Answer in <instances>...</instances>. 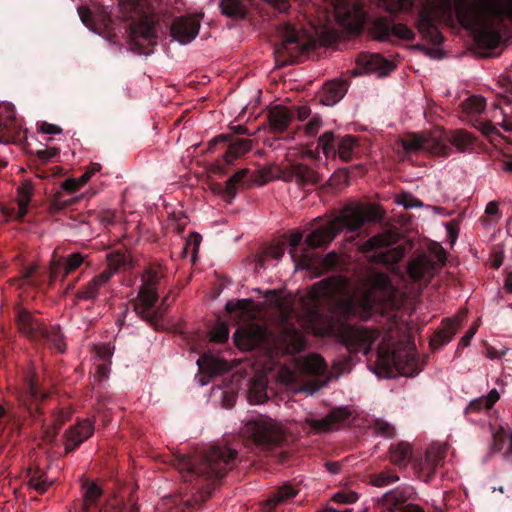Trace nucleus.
<instances>
[{"label":"nucleus","mask_w":512,"mask_h":512,"mask_svg":"<svg viewBox=\"0 0 512 512\" xmlns=\"http://www.w3.org/2000/svg\"><path fill=\"white\" fill-rule=\"evenodd\" d=\"M371 287L375 290L388 292L391 288L389 277L384 273H377L370 278Z\"/></svg>","instance_id":"obj_50"},{"label":"nucleus","mask_w":512,"mask_h":512,"mask_svg":"<svg viewBox=\"0 0 512 512\" xmlns=\"http://www.w3.org/2000/svg\"><path fill=\"white\" fill-rule=\"evenodd\" d=\"M146 0H119V13L125 21L131 22L130 48L139 55L153 53L157 44V33L149 15Z\"/></svg>","instance_id":"obj_4"},{"label":"nucleus","mask_w":512,"mask_h":512,"mask_svg":"<svg viewBox=\"0 0 512 512\" xmlns=\"http://www.w3.org/2000/svg\"><path fill=\"white\" fill-rule=\"evenodd\" d=\"M321 126H322L321 117L318 115H314L311 117V119L308 121V123L304 126V130L308 136L314 137L318 133Z\"/></svg>","instance_id":"obj_59"},{"label":"nucleus","mask_w":512,"mask_h":512,"mask_svg":"<svg viewBox=\"0 0 512 512\" xmlns=\"http://www.w3.org/2000/svg\"><path fill=\"white\" fill-rule=\"evenodd\" d=\"M399 240V234L392 230L374 235L360 246L363 253H371L394 245Z\"/></svg>","instance_id":"obj_29"},{"label":"nucleus","mask_w":512,"mask_h":512,"mask_svg":"<svg viewBox=\"0 0 512 512\" xmlns=\"http://www.w3.org/2000/svg\"><path fill=\"white\" fill-rule=\"evenodd\" d=\"M268 399L267 383L263 378L252 380L248 389V400L251 404H261Z\"/></svg>","instance_id":"obj_39"},{"label":"nucleus","mask_w":512,"mask_h":512,"mask_svg":"<svg viewBox=\"0 0 512 512\" xmlns=\"http://www.w3.org/2000/svg\"><path fill=\"white\" fill-rule=\"evenodd\" d=\"M376 299L370 291L365 292L359 300L351 297L345 298L339 302L342 316L345 319L354 317L368 318L374 311Z\"/></svg>","instance_id":"obj_19"},{"label":"nucleus","mask_w":512,"mask_h":512,"mask_svg":"<svg viewBox=\"0 0 512 512\" xmlns=\"http://www.w3.org/2000/svg\"><path fill=\"white\" fill-rule=\"evenodd\" d=\"M108 265L103 271H110L111 277L118 271L119 268L125 265L126 257L123 253L115 252L107 256Z\"/></svg>","instance_id":"obj_48"},{"label":"nucleus","mask_w":512,"mask_h":512,"mask_svg":"<svg viewBox=\"0 0 512 512\" xmlns=\"http://www.w3.org/2000/svg\"><path fill=\"white\" fill-rule=\"evenodd\" d=\"M348 281L340 275L324 278L311 287L310 295L314 302H334L346 293Z\"/></svg>","instance_id":"obj_14"},{"label":"nucleus","mask_w":512,"mask_h":512,"mask_svg":"<svg viewBox=\"0 0 512 512\" xmlns=\"http://www.w3.org/2000/svg\"><path fill=\"white\" fill-rule=\"evenodd\" d=\"M379 219L381 214L373 206H346L338 216L313 229L304 239L305 247H301L303 234L299 231L292 233L289 238L291 258L296 266L311 268L313 258L309 250L326 248L344 229L354 232L366 222Z\"/></svg>","instance_id":"obj_2"},{"label":"nucleus","mask_w":512,"mask_h":512,"mask_svg":"<svg viewBox=\"0 0 512 512\" xmlns=\"http://www.w3.org/2000/svg\"><path fill=\"white\" fill-rule=\"evenodd\" d=\"M326 371L327 366L324 359L317 354L299 357L295 360V373L303 377L315 378L303 387L304 390L311 393L318 391L326 384L325 380L319 379L320 376L325 375Z\"/></svg>","instance_id":"obj_12"},{"label":"nucleus","mask_w":512,"mask_h":512,"mask_svg":"<svg viewBox=\"0 0 512 512\" xmlns=\"http://www.w3.org/2000/svg\"><path fill=\"white\" fill-rule=\"evenodd\" d=\"M373 30L376 37L381 41H388L392 36L401 40L412 41L415 39V32L405 24L392 23L386 18H379L374 22Z\"/></svg>","instance_id":"obj_21"},{"label":"nucleus","mask_w":512,"mask_h":512,"mask_svg":"<svg viewBox=\"0 0 512 512\" xmlns=\"http://www.w3.org/2000/svg\"><path fill=\"white\" fill-rule=\"evenodd\" d=\"M293 118L294 114L281 105L272 107L267 113L269 128L275 134L283 133L289 127Z\"/></svg>","instance_id":"obj_28"},{"label":"nucleus","mask_w":512,"mask_h":512,"mask_svg":"<svg viewBox=\"0 0 512 512\" xmlns=\"http://www.w3.org/2000/svg\"><path fill=\"white\" fill-rule=\"evenodd\" d=\"M226 146L223 154V162L226 165L233 164L235 160L242 157L252 149V140L246 138H232L229 135L221 134L209 142L208 150L213 151L217 144Z\"/></svg>","instance_id":"obj_16"},{"label":"nucleus","mask_w":512,"mask_h":512,"mask_svg":"<svg viewBox=\"0 0 512 512\" xmlns=\"http://www.w3.org/2000/svg\"><path fill=\"white\" fill-rule=\"evenodd\" d=\"M280 43L274 50L275 60L279 66H286L301 62L307 54L314 50V39L296 29L290 23L281 25L278 29Z\"/></svg>","instance_id":"obj_5"},{"label":"nucleus","mask_w":512,"mask_h":512,"mask_svg":"<svg viewBox=\"0 0 512 512\" xmlns=\"http://www.w3.org/2000/svg\"><path fill=\"white\" fill-rule=\"evenodd\" d=\"M94 431V422L88 418L78 420L75 425L70 426L63 435L65 454L67 455L78 449L83 442L94 434Z\"/></svg>","instance_id":"obj_20"},{"label":"nucleus","mask_w":512,"mask_h":512,"mask_svg":"<svg viewBox=\"0 0 512 512\" xmlns=\"http://www.w3.org/2000/svg\"><path fill=\"white\" fill-rule=\"evenodd\" d=\"M280 178L285 182H296V163L286 166L280 171Z\"/></svg>","instance_id":"obj_64"},{"label":"nucleus","mask_w":512,"mask_h":512,"mask_svg":"<svg viewBox=\"0 0 512 512\" xmlns=\"http://www.w3.org/2000/svg\"><path fill=\"white\" fill-rule=\"evenodd\" d=\"M405 255V248L403 246H397L387 253L382 255V260L385 263H397Z\"/></svg>","instance_id":"obj_57"},{"label":"nucleus","mask_w":512,"mask_h":512,"mask_svg":"<svg viewBox=\"0 0 512 512\" xmlns=\"http://www.w3.org/2000/svg\"><path fill=\"white\" fill-rule=\"evenodd\" d=\"M350 416L351 411L347 407H335L325 417L321 419L307 418L306 423L315 433H327L336 425L347 421Z\"/></svg>","instance_id":"obj_22"},{"label":"nucleus","mask_w":512,"mask_h":512,"mask_svg":"<svg viewBox=\"0 0 512 512\" xmlns=\"http://www.w3.org/2000/svg\"><path fill=\"white\" fill-rule=\"evenodd\" d=\"M251 300H238L236 303L228 302L226 310L228 312L239 311L241 314L247 313L250 310Z\"/></svg>","instance_id":"obj_60"},{"label":"nucleus","mask_w":512,"mask_h":512,"mask_svg":"<svg viewBox=\"0 0 512 512\" xmlns=\"http://www.w3.org/2000/svg\"><path fill=\"white\" fill-rule=\"evenodd\" d=\"M373 427L375 432L383 437L393 438L396 435L395 427L383 419H376Z\"/></svg>","instance_id":"obj_49"},{"label":"nucleus","mask_w":512,"mask_h":512,"mask_svg":"<svg viewBox=\"0 0 512 512\" xmlns=\"http://www.w3.org/2000/svg\"><path fill=\"white\" fill-rule=\"evenodd\" d=\"M415 494L416 492L412 486L401 485L385 493L382 500L390 512H395L407 505L406 501L413 499Z\"/></svg>","instance_id":"obj_27"},{"label":"nucleus","mask_w":512,"mask_h":512,"mask_svg":"<svg viewBox=\"0 0 512 512\" xmlns=\"http://www.w3.org/2000/svg\"><path fill=\"white\" fill-rule=\"evenodd\" d=\"M27 391L33 400H44L47 397V393L41 391L34 380H29Z\"/></svg>","instance_id":"obj_62"},{"label":"nucleus","mask_w":512,"mask_h":512,"mask_svg":"<svg viewBox=\"0 0 512 512\" xmlns=\"http://www.w3.org/2000/svg\"><path fill=\"white\" fill-rule=\"evenodd\" d=\"M297 495V490L291 485H283L278 488L277 491L273 494V496L267 501L269 505V509L274 508L275 506L282 504Z\"/></svg>","instance_id":"obj_42"},{"label":"nucleus","mask_w":512,"mask_h":512,"mask_svg":"<svg viewBox=\"0 0 512 512\" xmlns=\"http://www.w3.org/2000/svg\"><path fill=\"white\" fill-rule=\"evenodd\" d=\"M322 181V176L304 163H296V184L299 187L315 186Z\"/></svg>","instance_id":"obj_33"},{"label":"nucleus","mask_w":512,"mask_h":512,"mask_svg":"<svg viewBox=\"0 0 512 512\" xmlns=\"http://www.w3.org/2000/svg\"><path fill=\"white\" fill-rule=\"evenodd\" d=\"M478 130L482 132L483 135L492 139L494 136H499L500 133L497 128L492 124L491 121L487 120H479L477 125H475Z\"/></svg>","instance_id":"obj_58"},{"label":"nucleus","mask_w":512,"mask_h":512,"mask_svg":"<svg viewBox=\"0 0 512 512\" xmlns=\"http://www.w3.org/2000/svg\"><path fill=\"white\" fill-rule=\"evenodd\" d=\"M399 481V476L392 469L373 473L370 475V483L376 487H385Z\"/></svg>","instance_id":"obj_44"},{"label":"nucleus","mask_w":512,"mask_h":512,"mask_svg":"<svg viewBox=\"0 0 512 512\" xmlns=\"http://www.w3.org/2000/svg\"><path fill=\"white\" fill-rule=\"evenodd\" d=\"M234 340L237 346L241 348H252L255 346L258 342L256 333H253L251 331H245L238 329L234 333Z\"/></svg>","instance_id":"obj_46"},{"label":"nucleus","mask_w":512,"mask_h":512,"mask_svg":"<svg viewBox=\"0 0 512 512\" xmlns=\"http://www.w3.org/2000/svg\"><path fill=\"white\" fill-rule=\"evenodd\" d=\"M60 153V149L57 147L52 148H46V149H40L36 152V156L39 160H41L43 163L48 162L49 160L57 157Z\"/></svg>","instance_id":"obj_61"},{"label":"nucleus","mask_w":512,"mask_h":512,"mask_svg":"<svg viewBox=\"0 0 512 512\" xmlns=\"http://www.w3.org/2000/svg\"><path fill=\"white\" fill-rule=\"evenodd\" d=\"M438 267L431 257L423 254L410 259L408 262V274L413 281L430 282Z\"/></svg>","instance_id":"obj_24"},{"label":"nucleus","mask_w":512,"mask_h":512,"mask_svg":"<svg viewBox=\"0 0 512 512\" xmlns=\"http://www.w3.org/2000/svg\"><path fill=\"white\" fill-rule=\"evenodd\" d=\"M318 145L322 148L326 157L335 158L338 156L344 162L351 161L359 147L355 136L335 135L332 131L322 134L318 139Z\"/></svg>","instance_id":"obj_11"},{"label":"nucleus","mask_w":512,"mask_h":512,"mask_svg":"<svg viewBox=\"0 0 512 512\" xmlns=\"http://www.w3.org/2000/svg\"><path fill=\"white\" fill-rule=\"evenodd\" d=\"M379 332L367 327L347 326L341 332V339L350 353L362 352L369 354L374 342L378 339Z\"/></svg>","instance_id":"obj_13"},{"label":"nucleus","mask_w":512,"mask_h":512,"mask_svg":"<svg viewBox=\"0 0 512 512\" xmlns=\"http://www.w3.org/2000/svg\"><path fill=\"white\" fill-rule=\"evenodd\" d=\"M197 365L201 373L213 376L223 370L224 363L211 354H204L197 360Z\"/></svg>","instance_id":"obj_40"},{"label":"nucleus","mask_w":512,"mask_h":512,"mask_svg":"<svg viewBox=\"0 0 512 512\" xmlns=\"http://www.w3.org/2000/svg\"><path fill=\"white\" fill-rule=\"evenodd\" d=\"M15 322L19 332L31 342L49 345L59 353H64L66 344L59 327L46 326L26 309H18Z\"/></svg>","instance_id":"obj_6"},{"label":"nucleus","mask_w":512,"mask_h":512,"mask_svg":"<svg viewBox=\"0 0 512 512\" xmlns=\"http://www.w3.org/2000/svg\"><path fill=\"white\" fill-rule=\"evenodd\" d=\"M436 21L437 6L435 3L430 2L420 9L416 27L424 39L428 40L433 45H441L444 38L436 25Z\"/></svg>","instance_id":"obj_15"},{"label":"nucleus","mask_w":512,"mask_h":512,"mask_svg":"<svg viewBox=\"0 0 512 512\" xmlns=\"http://www.w3.org/2000/svg\"><path fill=\"white\" fill-rule=\"evenodd\" d=\"M237 451L223 447L211 446L190 457L186 454H174L170 463L175 467L185 482L184 496L179 504L181 512H194L212 494L214 485L219 482L236 465Z\"/></svg>","instance_id":"obj_1"},{"label":"nucleus","mask_w":512,"mask_h":512,"mask_svg":"<svg viewBox=\"0 0 512 512\" xmlns=\"http://www.w3.org/2000/svg\"><path fill=\"white\" fill-rule=\"evenodd\" d=\"M397 203L404 206L405 209L422 207L423 203L409 193H401L397 196Z\"/></svg>","instance_id":"obj_55"},{"label":"nucleus","mask_w":512,"mask_h":512,"mask_svg":"<svg viewBox=\"0 0 512 512\" xmlns=\"http://www.w3.org/2000/svg\"><path fill=\"white\" fill-rule=\"evenodd\" d=\"M228 337H229V329H228V326L224 323L219 324L210 333L211 341L216 342V343H224L228 340Z\"/></svg>","instance_id":"obj_54"},{"label":"nucleus","mask_w":512,"mask_h":512,"mask_svg":"<svg viewBox=\"0 0 512 512\" xmlns=\"http://www.w3.org/2000/svg\"><path fill=\"white\" fill-rule=\"evenodd\" d=\"M462 109L467 114L478 115L482 113L486 107V101L481 96H470L461 103Z\"/></svg>","instance_id":"obj_45"},{"label":"nucleus","mask_w":512,"mask_h":512,"mask_svg":"<svg viewBox=\"0 0 512 512\" xmlns=\"http://www.w3.org/2000/svg\"><path fill=\"white\" fill-rule=\"evenodd\" d=\"M458 18L463 26L482 24L476 42L481 48L493 50L502 39L498 26L506 20L512 22V0H472L458 11Z\"/></svg>","instance_id":"obj_3"},{"label":"nucleus","mask_w":512,"mask_h":512,"mask_svg":"<svg viewBox=\"0 0 512 512\" xmlns=\"http://www.w3.org/2000/svg\"><path fill=\"white\" fill-rule=\"evenodd\" d=\"M81 490V512H125L123 502L117 498L111 499L105 505H102L103 490L96 482L84 480ZM131 512H138V510L134 508Z\"/></svg>","instance_id":"obj_10"},{"label":"nucleus","mask_w":512,"mask_h":512,"mask_svg":"<svg viewBox=\"0 0 512 512\" xmlns=\"http://www.w3.org/2000/svg\"><path fill=\"white\" fill-rule=\"evenodd\" d=\"M84 258L81 253H72L65 258L63 264L60 260H53L51 263V278L54 279L61 269L64 271V276L75 271L84 262Z\"/></svg>","instance_id":"obj_32"},{"label":"nucleus","mask_w":512,"mask_h":512,"mask_svg":"<svg viewBox=\"0 0 512 512\" xmlns=\"http://www.w3.org/2000/svg\"><path fill=\"white\" fill-rule=\"evenodd\" d=\"M78 13L82 23L94 32L113 29V19L105 9L94 12L87 7H80Z\"/></svg>","instance_id":"obj_25"},{"label":"nucleus","mask_w":512,"mask_h":512,"mask_svg":"<svg viewBox=\"0 0 512 512\" xmlns=\"http://www.w3.org/2000/svg\"><path fill=\"white\" fill-rule=\"evenodd\" d=\"M450 142L457 147L458 150L464 151L467 147L473 145L474 138L470 133L458 130L452 134Z\"/></svg>","instance_id":"obj_47"},{"label":"nucleus","mask_w":512,"mask_h":512,"mask_svg":"<svg viewBox=\"0 0 512 512\" xmlns=\"http://www.w3.org/2000/svg\"><path fill=\"white\" fill-rule=\"evenodd\" d=\"M219 8L224 16L233 20L244 19L247 14L246 7L241 0H221Z\"/></svg>","instance_id":"obj_37"},{"label":"nucleus","mask_w":512,"mask_h":512,"mask_svg":"<svg viewBox=\"0 0 512 512\" xmlns=\"http://www.w3.org/2000/svg\"><path fill=\"white\" fill-rule=\"evenodd\" d=\"M305 338L302 332L294 325H283L279 335L274 338V346L283 354H296L305 348Z\"/></svg>","instance_id":"obj_18"},{"label":"nucleus","mask_w":512,"mask_h":512,"mask_svg":"<svg viewBox=\"0 0 512 512\" xmlns=\"http://www.w3.org/2000/svg\"><path fill=\"white\" fill-rule=\"evenodd\" d=\"M401 145L405 152H427L429 154L447 156L449 148L435 138H428L416 133L407 134L401 140Z\"/></svg>","instance_id":"obj_17"},{"label":"nucleus","mask_w":512,"mask_h":512,"mask_svg":"<svg viewBox=\"0 0 512 512\" xmlns=\"http://www.w3.org/2000/svg\"><path fill=\"white\" fill-rule=\"evenodd\" d=\"M384 59L380 57L379 55H367V54H361L357 58V64L364 66L368 70H374L377 69L381 62H383Z\"/></svg>","instance_id":"obj_51"},{"label":"nucleus","mask_w":512,"mask_h":512,"mask_svg":"<svg viewBox=\"0 0 512 512\" xmlns=\"http://www.w3.org/2000/svg\"><path fill=\"white\" fill-rule=\"evenodd\" d=\"M339 254L335 251L329 252L320 262L323 271H329L336 268L339 264Z\"/></svg>","instance_id":"obj_56"},{"label":"nucleus","mask_w":512,"mask_h":512,"mask_svg":"<svg viewBox=\"0 0 512 512\" xmlns=\"http://www.w3.org/2000/svg\"><path fill=\"white\" fill-rule=\"evenodd\" d=\"M34 186L29 180H25L17 189V210L12 214L17 220H23L28 212V207L31 202Z\"/></svg>","instance_id":"obj_31"},{"label":"nucleus","mask_w":512,"mask_h":512,"mask_svg":"<svg viewBox=\"0 0 512 512\" xmlns=\"http://www.w3.org/2000/svg\"><path fill=\"white\" fill-rule=\"evenodd\" d=\"M377 354L378 365L387 373L395 370L402 376L412 377L423 369V364L414 351H395L387 348L379 349Z\"/></svg>","instance_id":"obj_9"},{"label":"nucleus","mask_w":512,"mask_h":512,"mask_svg":"<svg viewBox=\"0 0 512 512\" xmlns=\"http://www.w3.org/2000/svg\"><path fill=\"white\" fill-rule=\"evenodd\" d=\"M29 477V487L36 490L39 494H44L52 484L48 481L46 473L40 469L30 471Z\"/></svg>","instance_id":"obj_43"},{"label":"nucleus","mask_w":512,"mask_h":512,"mask_svg":"<svg viewBox=\"0 0 512 512\" xmlns=\"http://www.w3.org/2000/svg\"><path fill=\"white\" fill-rule=\"evenodd\" d=\"M200 25L189 17L177 18L171 25V36L181 44H188L196 38Z\"/></svg>","instance_id":"obj_26"},{"label":"nucleus","mask_w":512,"mask_h":512,"mask_svg":"<svg viewBox=\"0 0 512 512\" xmlns=\"http://www.w3.org/2000/svg\"><path fill=\"white\" fill-rule=\"evenodd\" d=\"M110 280L111 272L102 271L77 291L75 295L76 299L92 302L95 301L97 297L103 295L109 290Z\"/></svg>","instance_id":"obj_23"},{"label":"nucleus","mask_w":512,"mask_h":512,"mask_svg":"<svg viewBox=\"0 0 512 512\" xmlns=\"http://www.w3.org/2000/svg\"><path fill=\"white\" fill-rule=\"evenodd\" d=\"M389 455L391 463L405 467L412 455V448L407 442H399L398 444H392L389 448Z\"/></svg>","instance_id":"obj_35"},{"label":"nucleus","mask_w":512,"mask_h":512,"mask_svg":"<svg viewBox=\"0 0 512 512\" xmlns=\"http://www.w3.org/2000/svg\"><path fill=\"white\" fill-rule=\"evenodd\" d=\"M243 434L257 446L267 450L278 447L285 441L281 427L271 418L262 415L247 421Z\"/></svg>","instance_id":"obj_8"},{"label":"nucleus","mask_w":512,"mask_h":512,"mask_svg":"<svg viewBox=\"0 0 512 512\" xmlns=\"http://www.w3.org/2000/svg\"><path fill=\"white\" fill-rule=\"evenodd\" d=\"M157 282V272L148 270L143 278V284L138 293L140 302L134 304L136 314L154 329H158L159 327V322L165 312L162 307L166 305L168 299L165 297L160 306H155L159 298Z\"/></svg>","instance_id":"obj_7"},{"label":"nucleus","mask_w":512,"mask_h":512,"mask_svg":"<svg viewBox=\"0 0 512 512\" xmlns=\"http://www.w3.org/2000/svg\"><path fill=\"white\" fill-rule=\"evenodd\" d=\"M456 333V323L451 319L443 321V327L436 331L431 340L430 346L433 350L439 349L449 343Z\"/></svg>","instance_id":"obj_34"},{"label":"nucleus","mask_w":512,"mask_h":512,"mask_svg":"<svg viewBox=\"0 0 512 512\" xmlns=\"http://www.w3.org/2000/svg\"><path fill=\"white\" fill-rule=\"evenodd\" d=\"M76 201H77V199L74 197L65 199L62 192H57L51 201V207L54 210L59 211V210H63L65 208H67L68 206L74 204Z\"/></svg>","instance_id":"obj_53"},{"label":"nucleus","mask_w":512,"mask_h":512,"mask_svg":"<svg viewBox=\"0 0 512 512\" xmlns=\"http://www.w3.org/2000/svg\"><path fill=\"white\" fill-rule=\"evenodd\" d=\"M70 418H71V412H69V411L60 410L53 415L52 427L54 429V432L52 434V438L56 437V435L58 434L62 425L66 421H69Z\"/></svg>","instance_id":"obj_52"},{"label":"nucleus","mask_w":512,"mask_h":512,"mask_svg":"<svg viewBox=\"0 0 512 512\" xmlns=\"http://www.w3.org/2000/svg\"><path fill=\"white\" fill-rule=\"evenodd\" d=\"M249 174L248 169H240L235 172L226 182L224 187L222 188V196L227 201H231L237 191V186L244 183V180L247 178Z\"/></svg>","instance_id":"obj_38"},{"label":"nucleus","mask_w":512,"mask_h":512,"mask_svg":"<svg viewBox=\"0 0 512 512\" xmlns=\"http://www.w3.org/2000/svg\"><path fill=\"white\" fill-rule=\"evenodd\" d=\"M348 83L346 80H333L324 85L321 101L326 106L338 103L346 94Z\"/></svg>","instance_id":"obj_30"},{"label":"nucleus","mask_w":512,"mask_h":512,"mask_svg":"<svg viewBox=\"0 0 512 512\" xmlns=\"http://www.w3.org/2000/svg\"><path fill=\"white\" fill-rule=\"evenodd\" d=\"M357 499L358 495L355 492H337L333 497L335 502L345 504L355 503Z\"/></svg>","instance_id":"obj_63"},{"label":"nucleus","mask_w":512,"mask_h":512,"mask_svg":"<svg viewBox=\"0 0 512 512\" xmlns=\"http://www.w3.org/2000/svg\"><path fill=\"white\" fill-rule=\"evenodd\" d=\"M444 456L441 452L428 450L425 459L421 464V472L426 475L427 479L431 478L436 471L438 465L442 462Z\"/></svg>","instance_id":"obj_41"},{"label":"nucleus","mask_w":512,"mask_h":512,"mask_svg":"<svg viewBox=\"0 0 512 512\" xmlns=\"http://www.w3.org/2000/svg\"><path fill=\"white\" fill-rule=\"evenodd\" d=\"M500 395L496 389H492L487 396L476 398L468 404L465 408V414L473 412H480L482 410H490L493 405L499 400Z\"/></svg>","instance_id":"obj_36"}]
</instances>
